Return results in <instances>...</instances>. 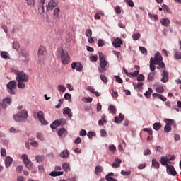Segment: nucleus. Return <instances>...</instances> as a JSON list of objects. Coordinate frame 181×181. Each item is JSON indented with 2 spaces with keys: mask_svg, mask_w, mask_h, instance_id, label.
<instances>
[{
  "mask_svg": "<svg viewBox=\"0 0 181 181\" xmlns=\"http://www.w3.org/2000/svg\"><path fill=\"white\" fill-rule=\"evenodd\" d=\"M11 71L16 76V81H29V76L25 72L20 71L15 68H11Z\"/></svg>",
  "mask_w": 181,
  "mask_h": 181,
  "instance_id": "f257e3e1",
  "label": "nucleus"
},
{
  "mask_svg": "<svg viewBox=\"0 0 181 181\" xmlns=\"http://www.w3.org/2000/svg\"><path fill=\"white\" fill-rule=\"evenodd\" d=\"M99 67L98 71L99 73H104V71H107V66H108V62L105 60V56L103 52H99Z\"/></svg>",
  "mask_w": 181,
  "mask_h": 181,
  "instance_id": "f03ea898",
  "label": "nucleus"
},
{
  "mask_svg": "<svg viewBox=\"0 0 181 181\" xmlns=\"http://www.w3.org/2000/svg\"><path fill=\"white\" fill-rule=\"evenodd\" d=\"M58 53L62 64H69V62H70V56L69 55V52L63 49H60L58 50Z\"/></svg>",
  "mask_w": 181,
  "mask_h": 181,
  "instance_id": "7ed1b4c3",
  "label": "nucleus"
},
{
  "mask_svg": "<svg viewBox=\"0 0 181 181\" xmlns=\"http://www.w3.org/2000/svg\"><path fill=\"white\" fill-rule=\"evenodd\" d=\"M28 117V110H22L18 114L13 115V119L16 122H21L23 119H27Z\"/></svg>",
  "mask_w": 181,
  "mask_h": 181,
  "instance_id": "20e7f679",
  "label": "nucleus"
},
{
  "mask_svg": "<svg viewBox=\"0 0 181 181\" xmlns=\"http://www.w3.org/2000/svg\"><path fill=\"white\" fill-rule=\"evenodd\" d=\"M21 158L27 169H28L29 170H32L33 169V163L30 160H29V156L26 154H23L21 156Z\"/></svg>",
  "mask_w": 181,
  "mask_h": 181,
  "instance_id": "39448f33",
  "label": "nucleus"
},
{
  "mask_svg": "<svg viewBox=\"0 0 181 181\" xmlns=\"http://www.w3.org/2000/svg\"><path fill=\"white\" fill-rule=\"evenodd\" d=\"M9 94L15 95V89L16 88V81L13 80L8 82L6 85Z\"/></svg>",
  "mask_w": 181,
  "mask_h": 181,
  "instance_id": "423d86ee",
  "label": "nucleus"
},
{
  "mask_svg": "<svg viewBox=\"0 0 181 181\" xmlns=\"http://www.w3.org/2000/svg\"><path fill=\"white\" fill-rule=\"evenodd\" d=\"M37 119L42 124V125H47L49 122L45 119V113H43L42 111H39L37 115Z\"/></svg>",
  "mask_w": 181,
  "mask_h": 181,
  "instance_id": "0eeeda50",
  "label": "nucleus"
},
{
  "mask_svg": "<svg viewBox=\"0 0 181 181\" xmlns=\"http://www.w3.org/2000/svg\"><path fill=\"white\" fill-rule=\"evenodd\" d=\"M59 2L56 0H51L48 5L47 6V11H52V9H54L58 5Z\"/></svg>",
  "mask_w": 181,
  "mask_h": 181,
  "instance_id": "6e6552de",
  "label": "nucleus"
},
{
  "mask_svg": "<svg viewBox=\"0 0 181 181\" xmlns=\"http://www.w3.org/2000/svg\"><path fill=\"white\" fill-rule=\"evenodd\" d=\"M161 83H168L169 81V72H167L165 69H164L163 73H161Z\"/></svg>",
  "mask_w": 181,
  "mask_h": 181,
  "instance_id": "1a4fd4ad",
  "label": "nucleus"
},
{
  "mask_svg": "<svg viewBox=\"0 0 181 181\" xmlns=\"http://www.w3.org/2000/svg\"><path fill=\"white\" fill-rule=\"evenodd\" d=\"M167 173L168 175H172V176H176L177 175V172L175 170V167L170 165H167Z\"/></svg>",
  "mask_w": 181,
  "mask_h": 181,
  "instance_id": "9d476101",
  "label": "nucleus"
},
{
  "mask_svg": "<svg viewBox=\"0 0 181 181\" xmlns=\"http://www.w3.org/2000/svg\"><path fill=\"white\" fill-rule=\"evenodd\" d=\"M71 67L73 70H76L77 71H83V64L80 62H73L71 64Z\"/></svg>",
  "mask_w": 181,
  "mask_h": 181,
  "instance_id": "9b49d317",
  "label": "nucleus"
},
{
  "mask_svg": "<svg viewBox=\"0 0 181 181\" xmlns=\"http://www.w3.org/2000/svg\"><path fill=\"white\" fill-rule=\"evenodd\" d=\"M162 60H163V58L162 57V55L159 52H157L154 56V59H153V62H154L155 64L160 63Z\"/></svg>",
  "mask_w": 181,
  "mask_h": 181,
  "instance_id": "f8f14e48",
  "label": "nucleus"
},
{
  "mask_svg": "<svg viewBox=\"0 0 181 181\" xmlns=\"http://www.w3.org/2000/svg\"><path fill=\"white\" fill-rule=\"evenodd\" d=\"M161 165H163V166H166V168H168V163H170V162L169 161V158L168 157H164V156H162L160 158V160Z\"/></svg>",
  "mask_w": 181,
  "mask_h": 181,
  "instance_id": "ddd939ff",
  "label": "nucleus"
},
{
  "mask_svg": "<svg viewBox=\"0 0 181 181\" xmlns=\"http://www.w3.org/2000/svg\"><path fill=\"white\" fill-rule=\"evenodd\" d=\"M167 121H168V123L164 127L165 132H169L172 129V128L170 127V125H172V124H173V120H172V119H167Z\"/></svg>",
  "mask_w": 181,
  "mask_h": 181,
  "instance_id": "4468645a",
  "label": "nucleus"
},
{
  "mask_svg": "<svg viewBox=\"0 0 181 181\" xmlns=\"http://www.w3.org/2000/svg\"><path fill=\"white\" fill-rule=\"evenodd\" d=\"M11 103H12V99H11L10 98H6L3 100L1 105L3 108H6V104L8 105H10Z\"/></svg>",
  "mask_w": 181,
  "mask_h": 181,
  "instance_id": "2eb2a0df",
  "label": "nucleus"
},
{
  "mask_svg": "<svg viewBox=\"0 0 181 181\" xmlns=\"http://www.w3.org/2000/svg\"><path fill=\"white\" fill-rule=\"evenodd\" d=\"M45 1L46 0H40V6L38 7L39 13H45V6L43 5H45Z\"/></svg>",
  "mask_w": 181,
  "mask_h": 181,
  "instance_id": "dca6fc26",
  "label": "nucleus"
},
{
  "mask_svg": "<svg viewBox=\"0 0 181 181\" xmlns=\"http://www.w3.org/2000/svg\"><path fill=\"white\" fill-rule=\"evenodd\" d=\"M59 156L63 158V159H67L70 156V152L69 150H64L60 153Z\"/></svg>",
  "mask_w": 181,
  "mask_h": 181,
  "instance_id": "f3484780",
  "label": "nucleus"
},
{
  "mask_svg": "<svg viewBox=\"0 0 181 181\" xmlns=\"http://www.w3.org/2000/svg\"><path fill=\"white\" fill-rule=\"evenodd\" d=\"M124 115H122V113H120L119 114V117H115V122L116 124H121V122L124 121Z\"/></svg>",
  "mask_w": 181,
  "mask_h": 181,
  "instance_id": "a211bd4d",
  "label": "nucleus"
},
{
  "mask_svg": "<svg viewBox=\"0 0 181 181\" xmlns=\"http://www.w3.org/2000/svg\"><path fill=\"white\" fill-rule=\"evenodd\" d=\"M160 22L161 25L165 26V28H168L170 25V20H169V18H163Z\"/></svg>",
  "mask_w": 181,
  "mask_h": 181,
  "instance_id": "6ab92c4d",
  "label": "nucleus"
},
{
  "mask_svg": "<svg viewBox=\"0 0 181 181\" xmlns=\"http://www.w3.org/2000/svg\"><path fill=\"white\" fill-rule=\"evenodd\" d=\"M13 160L12 159V157L7 156L5 160V165L6 168H9L12 165V162Z\"/></svg>",
  "mask_w": 181,
  "mask_h": 181,
  "instance_id": "aec40b11",
  "label": "nucleus"
},
{
  "mask_svg": "<svg viewBox=\"0 0 181 181\" xmlns=\"http://www.w3.org/2000/svg\"><path fill=\"white\" fill-rule=\"evenodd\" d=\"M121 45H122V41L119 38L115 39L113 42V45L115 47H121Z\"/></svg>",
  "mask_w": 181,
  "mask_h": 181,
  "instance_id": "412c9836",
  "label": "nucleus"
},
{
  "mask_svg": "<svg viewBox=\"0 0 181 181\" xmlns=\"http://www.w3.org/2000/svg\"><path fill=\"white\" fill-rule=\"evenodd\" d=\"M63 114L68 115L69 118H71V117H73V115H71V109L69 107H66L63 109Z\"/></svg>",
  "mask_w": 181,
  "mask_h": 181,
  "instance_id": "4be33fe9",
  "label": "nucleus"
},
{
  "mask_svg": "<svg viewBox=\"0 0 181 181\" xmlns=\"http://www.w3.org/2000/svg\"><path fill=\"white\" fill-rule=\"evenodd\" d=\"M58 135L59 136H63V135L64 136L67 135V130L64 127L59 129L58 130Z\"/></svg>",
  "mask_w": 181,
  "mask_h": 181,
  "instance_id": "5701e85b",
  "label": "nucleus"
},
{
  "mask_svg": "<svg viewBox=\"0 0 181 181\" xmlns=\"http://www.w3.org/2000/svg\"><path fill=\"white\" fill-rule=\"evenodd\" d=\"M159 98V100H161V101H166V97L159 94V93H153V98Z\"/></svg>",
  "mask_w": 181,
  "mask_h": 181,
  "instance_id": "b1692460",
  "label": "nucleus"
},
{
  "mask_svg": "<svg viewBox=\"0 0 181 181\" xmlns=\"http://www.w3.org/2000/svg\"><path fill=\"white\" fill-rule=\"evenodd\" d=\"M155 62H153V57H151L150 59V70L151 71H155V69H156V66H155Z\"/></svg>",
  "mask_w": 181,
  "mask_h": 181,
  "instance_id": "393cba45",
  "label": "nucleus"
},
{
  "mask_svg": "<svg viewBox=\"0 0 181 181\" xmlns=\"http://www.w3.org/2000/svg\"><path fill=\"white\" fill-rule=\"evenodd\" d=\"M52 177H56V176H62L63 175V171H52L49 174Z\"/></svg>",
  "mask_w": 181,
  "mask_h": 181,
  "instance_id": "a878e982",
  "label": "nucleus"
},
{
  "mask_svg": "<svg viewBox=\"0 0 181 181\" xmlns=\"http://www.w3.org/2000/svg\"><path fill=\"white\" fill-rule=\"evenodd\" d=\"M62 169L64 170V172H70V164L69 163H63Z\"/></svg>",
  "mask_w": 181,
  "mask_h": 181,
  "instance_id": "bb28decb",
  "label": "nucleus"
},
{
  "mask_svg": "<svg viewBox=\"0 0 181 181\" xmlns=\"http://www.w3.org/2000/svg\"><path fill=\"white\" fill-rule=\"evenodd\" d=\"M46 51V48L43 46H40L38 49V56L40 57L41 56H43L45 54V52Z\"/></svg>",
  "mask_w": 181,
  "mask_h": 181,
  "instance_id": "cd10ccee",
  "label": "nucleus"
},
{
  "mask_svg": "<svg viewBox=\"0 0 181 181\" xmlns=\"http://www.w3.org/2000/svg\"><path fill=\"white\" fill-rule=\"evenodd\" d=\"M153 128L155 131H159L162 128V124L159 122H156L153 124Z\"/></svg>",
  "mask_w": 181,
  "mask_h": 181,
  "instance_id": "c85d7f7f",
  "label": "nucleus"
},
{
  "mask_svg": "<svg viewBox=\"0 0 181 181\" xmlns=\"http://www.w3.org/2000/svg\"><path fill=\"white\" fill-rule=\"evenodd\" d=\"M152 166L155 169H159L160 164L158 161H156V159H155V158L152 159Z\"/></svg>",
  "mask_w": 181,
  "mask_h": 181,
  "instance_id": "c756f323",
  "label": "nucleus"
},
{
  "mask_svg": "<svg viewBox=\"0 0 181 181\" xmlns=\"http://www.w3.org/2000/svg\"><path fill=\"white\" fill-rule=\"evenodd\" d=\"M103 172V167L101 165H98L95 168V175H98V173H101Z\"/></svg>",
  "mask_w": 181,
  "mask_h": 181,
  "instance_id": "7c9ffc66",
  "label": "nucleus"
},
{
  "mask_svg": "<svg viewBox=\"0 0 181 181\" xmlns=\"http://www.w3.org/2000/svg\"><path fill=\"white\" fill-rule=\"evenodd\" d=\"M152 93H153V90H152V88H148V90H147L144 93V95H145V97H146V98H149V97H151V95L152 94Z\"/></svg>",
  "mask_w": 181,
  "mask_h": 181,
  "instance_id": "2f4dec72",
  "label": "nucleus"
},
{
  "mask_svg": "<svg viewBox=\"0 0 181 181\" xmlns=\"http://www.w3.org/2000/svg\"><path fill=\"white\" fill-rule=\"evenodd\" d=\"M36 162L37 163H40V162H43L45 160V156H37L35 157Z\"/></svg>",
  "mask_w": 181,
  "mask_h": 181,
  "instance_id": "473e14b6",
  "label": "nucleus"
},
{
  "mask_svg": "<svg viewBox=\"0 0 181 181\" xmlns=\"http://www.w3.org/2000/svg\"><path fill=\"white\" fill-rule=\"evenodd\" d=\"M59 15H60V8L57 7L54 10V16H55V18H59Z\"/></svg>",
  "mask_w": 181,
  "mask_h": 181,
  "instance_id": "72a5a7b5",
  "label": "nucleus"
},
{
  "mask_svg": "<svg viewBox=\"0 0 181 181\" xmlns=\"http://www.w3.org/2000/svg\"><path fill=\"white\" fill-rule=\"evenodd\" d=\"M25 81H18V88L23 89L25 87Z\"/></svg>",
  "mask_w": 181,
  "mask_h": 181,
  "instance_id": "f704fd0d",
  "label": "nucleus"
},
{
  "mask_svg": "<svg viewBox=\"0 0 181 181\" xmlns=\"http://www.w3.org/2000/svg\"><path fill=\"white\" fill-rule=\"evenodd\" d=\"M86 36L87 37H91V36H93V31L91 30V29H87L86 30Z\"/></svg>",
  "mask_w": 181,
  "mask_h": 181,
  "instance_id": "c9c22d12",
  "label": "nucleus"
},
{
  "mask_svg": "<svg viewBox=\"0 0 181 181\" xmlns=\"http://www.w3.org/2000/svg\"><path fill=\"white\" fill-rule=\"evenodd\" d=\"M109 110L112 114H115L117 112V109L115 108V106L111 105L109 107Z\"/></svg>",
  "mask_w": 181,
  "mask_h": 181,
  "instance_id": "e433bc0d",
  "label": "nucleus"
},
{
  "mask_svg": "<svg viewBox=\"0 0 181 181\" xmlns=\"http://www.w3.org/2000/svg\"><path fill=\"white\" fill-rule=\"evenodd\" d=\"M139 49L143 54H148V50L146 49V48L144 47H139Z\"/></svg>",
  "mask_w": 181,
  "mask_h": 181,
  "instance_id": "4c0bfd02",
  "label": "nucleus"
},
{
  "mask_svg": "<svg viewBox=\"0 0 181 181\" xmlns=\"http://www.w3.org/2000/svg\"><path fill=\"white\" fill-rule=\"evenodd\" d=\"M1 57H2V59H9L8 53L5 51L1 52Z\"/></svg>",
  "mask_w": 181,
  "mask_h": 181,
  "instance_id": "58836bf2",
  "label": "nucleus"
},
{
  "mask_svg": "<svg viewBox=\"0 0 181 181\" xmlns=\"http://www.w3.org/2000/svg\"><path fill=\"white\" fill-rule=\"evenodd\" d=\"M28 6H35V0H25Z\"/></svg>",
  "mask_w": 181,
  "mask_h": 181,
  "instance_id": "ea45409f",
  "label": "nucleus"
},
{
  "mask_svg": "<svg viewBox=\"0 0 181 181\" xmlns=\"http://www.w3.org/2000/svg\"><path fill=\"white\" fill-rule=\"evenodd\" d=\"M139 37H141V34H139V33H134L132 35V38L134 39V40H138Z\"/></svg>",
  "mask_w": 181,
  "mask_h": 181,
  "instance_id": "a19ab883",
  "label": "nucleus"
},
{
  "mask_svg": "<svg viewBox=\"0 0 181 181\" xmlns=\"http://www.w3.org/2000/svg\"><path fill=\"white\" fill-rule=\"evenodd\" d=\"M100 80H102L103 82H104L105 83H107L108 79L107 78V77L104 74H101L100 76Z\"/></svg>",
  "mask_w": 181,
  "mask_h": 181,
  "instance_id": "79ce46f5",
  "label": "nucleus"
},
{
  "mask_svg": "<svg viewBox=\"0 0 181 181\" xmlns=\"http://www.w3.org/2000/svg\"><path fill=\"white\" fill-rule=\"evenodd\" d=\"M144 80H145V76H144V74H140L137 76V81H144Z\"/></svg>",
  "mask_w": 181,
  "mask_h": 181,
  "instance_id": "37998d69",
  "label": "nucleus"
},
{
  "mask_svg": "<svg viewBox=\"0 0 181 181\" xmlns=\"http://www.w3.org/2000/svg\"><path fill=\"white\" fill-rule=\"evenodd\" d=\"M175 58L177 60H180V59H181V52L176 51L175 54Z\"/></svg>",
  "mask_w": 181,
  "mask_h": 181,
  "instance_id": "c03bdc74",
  "label": "nucleus"
},
{
  "mask_svg": "<svg viewBox=\"0 0 181 181\" xmlns=\"http://www.w3.org/2000/svg\"><path fill=\"white\" fill-rule=\"evenodd\" d=\"M155 76V74L153 73H149L148 75V81H153V76Z\"/></svg>",
  "mask_w": 181,
  "mask_h": 181,
  "instance_id": "a18cd8bd",
  "label": "nucleus"
},
{
  "mask_svg": "<svg viewBox=\"0 0 181 181\" xmlns=\"http://www.w3.org/2000/svg\"><path fill=\"white\" fill-rule=\"evenodd\" d=\"M104 45H105V42H104V40L100 39L98 41V46L99 47H103V46H104Z\"/></svg>",
  "mask_w": 181,
  "mask_h": 181,
  "instance_id": "49530a36",
  "label": "nucleus"
},
{
  "mask_svg": "<svg viewBox=\"0 0 181 181\" xmlns=\"http://www.w3.org/2000/svg\"><path fill=\"white\" fill-rule=\"evenodd\" d=\"M114 77H115V80H116V81H117V83H119V84H122L123 81H122V79L121 78V77H119V76H114Z\"/></svg>",
  "mask_w": 181,
  "mask_h": 181,
  "instance_id": "de8ad7c7",
  "label": "nucleus"
},
{
  "mask_svg": "<svg viewBox=\"0 0 181 181\" xmlns=\"http://www.w3.org/2000/svg\"><path fill=\"white\" fill-rule=\"evenodd\" d=\"M37 138L40 139V141H45V138L43 137V134L42 133H37Z\"/></svg>",
  "mask_w": 181,
  "mask_h": 181,
  "instance_id": "09e8293b",
  "label": "nucleus"
},
{
  "mask_svg": "<svg viewBox=\"0 0 181 181\" xmlns=\"http://www.w3.org/2000/svg\"><path fill=\"white\" fill-rule=\"evenodd\" d=\"M90 62H97V60H98V56L93 55V56L90 57Z\"/></svg>",
  "mask_w": 181,
  "mask_h": 181,
  "instance_id": "8fccbe9b",
  "label": "nucleus"
},
{
  "mask_svg": "<svg viewBox=\"0 0 181 181\" xmlns=\"http://www.w3.org/2000/svg\"><path fill=\"white\" fill-rule=\"evenodd\" d=\"M121 175H122V176H129L131 175V171L122 170L121 171Z\"/></svg>",
  "mask_w": 181,
  "mask_h": 181,
  "instance_id": "3c124183",
  "label": "nucleus"
},
{
  "mask_svg": "<svg viewBox=\"0 0 181 181\" xmlns=\"http://www.w3.org/2000/svg\"><path fill=\"white\" fill-rule=\"evenodd\" d=\"M23 56L25 57L24 63H28V62H29V54H23Z\"/></svg>",
  "mask_w": 181,
  "mask_h": 181,
  "instance_id": "603ef678",
  "label": "nucleus"
},
{
  "mask_svg": "<svg viewBox=\"0 0 181 181\" xmlns=\"http://www.w3.org/2000/svg\"><path fill=\"white\" fill-rule=\"evenodd\" d=\"M156 91H157V93H163V91H165V89L163 88V86H160L156 88Z\"/></svg>",
  "mask_w": 181,
  "mask_h": 181,
  "instance_id": "864d4df0",
  "label": "nucleus"
},
{
  "mask_svg": "<svg viewBox=\"0 0 181 181\" xmlns=\"http://www.w3.org/2000/svg\"><path fill=\"white\" fill-rule=\"evenodd\" d=\"M143 86H144V83H137V88L141 92L142 91V90H144Z\"/></svg>",
  "mask_w": 181,
  "mask_h": 181,
  "instance_id": "5fc2aeb1",
  "label": "nucleus"
},
{
  "mask_svg": "<svg viewBox=\"0 0 181 181\" xmlns=\"http://www.w3.org/2000/svg\"><path fill=\"white\" fill-rule=\"evenodd\" d=\"M58 90L62 93H64V91H66V87H64L63 85H59L58 87Z\"/></svg>",
  "mask_w": 181,
  "mask_h": 181,
  "instance_id": "6e6d98bb",
  "label": "nucleus"
},
{
  "mask_svg": "<svg viewBox=\"0 0 181 181\" xmlns=\"http://www.w3.org/2000/svg\"><path fill=\"white\" fill-rule=\"evenodd\" d=\"M13 49H16V50H18V48L19 47V42L14 41L13 42Z\"/></svg>",
  "mask_w": 181,
  "mask_h": 181,
  "instance_id": "4d7b16f0",
  "label": "nucleus"
},
{
  "mask_svg": "<svg viewBox=\"0 0 181 181\" xmlns=\"http://www.w3.org/2000/svg\"><path fill=\"white\" fill-rule=\"evenodd\" d=\"M143 131H144V132H148V134L149 135H152V134H153L152 129L144 128V129H143Z\"/></svg>",
  "mask_w": 181,
  "mask_h": 181,
  "instance_id": "13d9d810",
  "label": "nucleus"
},
{
  "mask_svg": "<svg viewBox=\"0 0 181 181\" xmlns=\"http://www.w3.org/2000/svg\"><path fill=\"white\" fill-rule=\"evenodd\" d=\"M100 136H103V137L107 136V132L105 131V129H100Z\"/></svg>",
  "mask_w": 181,
  "mask_h": 181,
  "instance_id": "bf43d9fd",
  "label": "nucleus"
},
{
  "mask_svg": "<svg viewBox=\"0 0 181 181\" xmlns=\"http://www.w3.org/2000/svg\"><path fill=\"white\" fill-rule=\"evenodd\" d=\"M10 132H13L14 134H18V132H21V130L16 129L14 127H11L10 129Z\"/></svg>",
  "mask_w": 181,
  "mask_h": 181,
  "instance_id": "052dcab7",
  "label": "nucleus"
},
{
  "mask_svg": "<svg viewBox=\"0 0 181 181\" xmlns=\"http://www.w3.org/2000/svg\"><path fill=\"white\" fill-rule=\"evenodd\" d=\"M130 76H132V77H136L138 74H139V71H135L133 73H129Z\"/></svg>",
  "mask_w": 181,
  "mask_h": 181,
  "instance_id": "680f3d73",
  "label": "nucleus"
},
{
  "mask_svg": "<svg viewBox=\"0 0 181 181\" xmlns=\"http://www.w3.org/2000/svg\"><path fill=\"white\" fill-rule=\"evenodd\" d=\"M87 135H88V137L91 139L93 138V136H95V133L94 132H89Z\"/></svg>",
  "mask_w": 181,
  "mask_h": 181,
  "instance_id": "e2e57ef3",
  "label": "nucleus"
},
{
  "mask_svg": "<svg viewBox=\"0 0 181 181\" xmlns=\"http://www.w3.org/2000/svg\"><path fill=\"white\" fill-rule=\"evenodd\" d=\"M163 9L164 12H169V6H168L166 4L163 5Z\"/></svg>",
  "mask_w": 181,
  "mask_h": 181,
  "instance_id": "0e129e2a",
  "label": "nucleus"
},
{
  "mask_svg": "<svg viewBox=\"0 0 181 181\" xmlns=\"http://www.w3.org/2000/svg\"><path fill=\"white\" fill-rule=\"evenodd\" d=\"M66 100H71V95L70 93H65L64 97Z\"/></svg>",
  "mask_w": 181,
  "mask_h": 181,
  "instance_id": "69168bd1",
  "label": "nucleus"
},
{
  "mask_svg": "<svg viewBox=\"0 0 181 181\" xmlns=\"http://www.w3.org/2000/svg\"><path fill=\"white\" fill-rule=\"evenodd\" d=\"M1 156H6V150L5 148H1Z\"/></svg>",
  "mask_w": 181,
  "mask_h": 181,
  "instance_id": "338daca9",
  "label": "nucleus"
},
{
  "mask_svg": "<svg viewBox=\"0 0 181 181\" xmlns=\"http://www.w3.org/2000/svg\"><path fill=\"white\" fill-rule=\"evenodd\" d=\"M105 179L107 181H117V179L108 176H105Z\"/></svg>",
  "mask_w": 181,
  "mask_h": 181,
  "instance_id": "774afa93",
  "label": "nucleus"
}]
</instances>
